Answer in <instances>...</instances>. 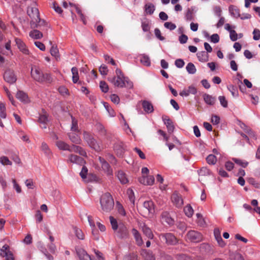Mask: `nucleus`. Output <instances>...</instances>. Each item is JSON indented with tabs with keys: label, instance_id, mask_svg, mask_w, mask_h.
<instances>
[{
	"label": "nucleus",
	"instance_id": "obj_1",
	"mask_svg": "<svg viewBox=\"0 0 260 260\" xmlns=\"http://www.w3.org/2000/svg\"><path fill=\"white\" fill-rule=\"evenodd\" d=\"M31 76L35 80L40 83L43 82L51 83L53 81L50 74H44L41 69L36 66L31 67Z\"/></svg>",
	"mask_w": 260,
	"mask_h": 260
},
{
	"label": "nucleus",
	"instance_id": "obj_2",
	"mask_svg": "<svg viewBox=\"0 0 260 260\" xmlns=\"http://www.w3.org/2000/svg\"><path fill=\"white\" fill-rule=\"evenodd\" d=\"M102 210L104 212H109L114 206V200L110 193L107 192L103 194L100 199Z\"/></svg>",
	"mask_w": 260,
	"mask_h": 260
},
{
	"label": "nucleus",
	"instance_id": "obj_3",
	"mask_svg": "<svg viewBox=\"0 0 260 260\" xmlns=\"http://www.w3.org/2000/svg\"><path fill=\"white\" fill-rule=\"evenodd\" d=\"M116 77L112 78H108V80L112 83L115 86L118 87H123L125 86V77L120 69H117L116 70Z\"/></svg>",
	"mask_w": 260,
	"mask_h": 260
},
{
	"label": "nucleus",
	"instance_id": "obj_4",
	"mask_svg": "<svg viewBox=\"0 0 260 260\" xmlns=\"http://www.w3.org/2000/svg\"><path fill=\"white\" fill-rule=\"evenodd\" d=\"M140 213L144 217H150L154 213V204L152 201H145L140 208Z\"/></svg>",
	"mask_w": 260,
	"mask_h": 260
},
{
	"label": "nucleus",
	"instance_id": "obj_5",
	"mask_svg": "<svg viewBox=\"0 0 260 260\" xmlns=\"http://www.w3.org/2000/svg\"><path fill=\"white\" fill-rule=\"evenodd\" d=\"M83 139L91 148L96 151H99L101 150L100 144L97 142L91 134L86 132H84Z\"/></svg>",
	"mask_w": 260,
	"mask_h": 260
},
{
	"label": "nucleus",
	"instance_id": "obj_6",
	"mask_svg": "<svg viewBox=\"0 0 260 260\" xmlns=\"http://www.w3.org/2000/svg\"><path fill=\"white\" fill-rule=\"evenodd\" d=\"M30 25L31 28H38L46 32H47L50 28V25L44 20L41 19L40 17H39L38 19H36V22H30Z\"/></svg>",
	"mask_w": 260,
	"mask_h": 260
},
{
	"label": "nucleus",
	"instance_id": "obj_7",
	"mask_svg": "<svg viewBox=\"0 0 260 260\" xmlns=\"http://www.w3.org/2000/svg\"><path fill=\"white\" fill-rule=\"evenodd\" d=\"M159 238L168 245H175L177 243L176 238L171 233L161 234L159 235Z\"/></svg>",
	"mask_w": 260,
	"mask_h": 260
},
{
	"label": "nucleus",
	"instance_id": "obj_8",
	"mask_svg": "<svg viewBox=\"0 0 260 260\" xmlns=\"http://www.w3.org/2000/svg\"><path fill=\"white\" fill-rule=\"evenodd\" d=\"M187 237L191 242L198 243L202 240V234L194 230H190L187 234Z\"/></svg>",
	"mask_w": 260,
	"mask_h": 260
},
{
	"label": "nucleus",
	"instance_id": "obj_9",
	"mask_svg": "<svg viewBox=\"0 0 260 260\" xmlns=\"http://www.w3.org/2000/svg\"><path fill=\"white\" fill-rule=\"evenodd\" d=\"M161 222L166 226H173L174 220L170 216L169 213L167 211L163 212L161 215Z\"/></svg>",
	"mask_w": 260,
	"mask_h": 260
},
{
	"label": "nucleus",
	"instance_id": "obj_10",
	"mask_svg": "<svg viewBox=\"0 0 260 260\" xmlns=\"http://www.w3.org/2000/svg\"><path fill=\"white\" fill-rule=\"evenodd\" d=\"M4 79L5 81L10 84L15 83L17 80L14 71L10 69L7 70L5 71L4 74Z\"/></svg>",
	"mask_w": 260,
	"mask_h": 260
},
{
	"label": "nucleus",
	"instance_id": "obj_11",
	"mask_svg": "<svg viewBox=\"0 0 260 260\" xmlns=\"http://www.w3.org/2000/svg\"><path fill=\"white\" fill-rule=\"evenodd\" d=\"M98 159L101 163L103 170L107 174V175L109 176L112 175V169L105 159L101 156H99L98 157Z\"/></svg>",
	"mask_w": 260,
	"mask_h": 260
},
{
	"label": "nucleus",
	"instance_id": "obj_12",
	"mask_svg": "<svg viewBox=\"0 0 260 260\" xmlns=\"http://www.w3.org/2000/svg\"><path fill=\"white\" fill-rule=\"evenodd\" d=\"M27 13L29 16L31 18V22H36V19L40 17V13L38 8L34 7H28Z\"/></svg>",
	"mask_w": 260,
	"mask_h": 260
},
{
	"label": "nucleus",
	"instance_id": "obj_13",
	"mask_svg": "<svg viewBox=\"0 0 260 260\" xmlns=\"http://www.w3.org/2000/svg\"><path fill=\"white\" fill-rule=\"evenodd\" d=\"M15 40L19 50L24 54L29 55V51L25 43L19 38H16Z\"/></svg>",
	"mask_w": 260,
	"mask_h": 260
},
{
	"label": "nucleus",
	"instance_id": "obj_14",
	"mask_svg": "<svg viewBox=\"0 0 260 260\" xmlns=\"http://www.w3.org/2000/svg\"><path fill=\"white\" fill-rule=\"evenodd\" d=\"M114 150L117 156L122 157L125 151L124 144L122 142H117L114 145Z\"/></svg>",
	"mask_w": 260,
	"mask_h": 260
},
{
	"label": "nucleus",
	"instance_id": "obj_15",
	"mask_svg": "<svg viewBox=\"0 0 260 260\" xmlns=\"http://www.w3.org/2000/svg\"><path fill=\"white\" fill-rule=\"evenodd\" d=\"M171 200L174 205L178 208H180L183 205V200L181 196L177 192L173 193L171 197Z\"/></svg>",
	"mask_w": 260,
	"mask_h": 260
},
{
	"label": "nucleus",
	"instance_id": "obj_16",
	"mask_svg": "<svg viewBox=\"0 0 260 260\" xmlns=\"http://www.w3.org/2000/svg\"><path fill=\"white\" fill-rule=\"evenodd\" d=\"M68 161L81 166L83 165L85 163V161L82 157L74 154L70 155Z\"/></svg>",
	"mask_w": 260,
	"mask_h": 260
},
{
	"label": "nucleus",
	"instance_id": "obj_17",
	"mask_svg": "<svg viewBox=\"0 0 260 260\" xmlns=\"http://www.w3.org/2000/svg\"><path fill=\"white\" fill-rule=\"evenodd\" d=\"M115 236L120 239L126 238L128 237L127 229H113Z\"/></svg>",
	"mask_w": 260,
	"mask_h": 260
},
{
	"label": "nucleus",
	"instance_id": "obj_18",
	"mask_svg": "<svg viewBox=\"0 0 260 260\" xmlns=\"http://www.w3.org/2000/svg\"><path fill=\"white\" fill-rule=\"evenodd\" d=\"M200 248L201 252L207 254H212L214 251L212 245L206 243L201 244Z\"/></svg>",
	"mask_w": 260,
	"mask_h": 260
},
{
	"label": "nucleus",
	"instance_id": "obj_19",
	"mask_svg": "<svg viewBox=\"0 0 260 260\" xmlns=\"http://www.w3.org/2000/svg\"><path fill=\"white\" fill-rule=\"evenodd\" d=\"M79 133L71 132L68 133L70 140L76 144H80L81 143V139L79 135Z\"/></svg>",
	"mask_w": 260,
	"mask_h": 260
},
{
	"label": "nucleus",
	"instance_id": "obj_20",
	"mask_svg": "<svg viewBox=\"0 0 260 260\" xmlns=\"http://www.w3.org/2000/svg\"><path fill=\"white\" fill-rule=\"evenodd\" d=\"M141 183L147 185H151L154 182V178L153 176H144L139 179Z\"/></svg>",
	"mask_w": 260,
	"mask_h": 260
},
{
	"label": "nucleus",
	"instance_id": "obj_21",
	"mask_svg": "<svg viewBox=\"0 0 260 260\" xmlns=\"http://www.w3.org/2000/svg\"><path fill=\"white\" fill-rule=\"evenodd\" d=\"M76 252L80 260H92L90 256L83 249L78 248Z\"/></svg>",
	"mask_w": 260,
	"mask_h": 260
},
{
	"label": "nucleus",
	"instance_id": "obj_22",
	"mask_svg": "<svg viewBox=\"0 0 260 260\" xmlns=\"http://www.w3.org/2000/svg\"><path fill=\"white\" fill-rule=\"evenodd\" d=\"M162 119L164 123L167 126L168 133L169 134L172 133L175 129V126L173 121L167 117H166L165 118L162 117Z\"/></svg>",
	"mask_w": 260,
	"mask_h": 260
},
{
	"label": "nucleus",
	"instance_id": "obj_23",
	"mask_svg": "<svg viewBox=\"0 0 260 260\" xmlns=\"http://www.w3.org/2000/svg\"><path fill=\"white\" fill-rule=\"evenodd\" d=\"M141 254L145 260H155L154 255L153 254L152 252L149 250H142Z\"/></svg>",
	"mask_w": 260,
	"mask_h": 260
},
{
	"label": "nucleus",
	"instance_id": "obj_24",
	"mask_svg": "<svg viewBox=\"0 0 260 260\" xmlns=\"http://www.w3.org/2000/svg\"><path fill=\"white\" fill-rule=\"evenodd\" d=\"M88 221L89 223V225L92 228H105V226L100 222L99 219H94L91 216H88Z\"/></svg>",
	"mask_w": 260,
	"mask_h": 260
},
{
	"label": "nucleus",
	"instance_id": "obj_25",
	"mask_svg": "<svg viewBox=\"0 0 260 260\" xmlns=\"http://www.w3.org/2000/svg\"><path fill=\"white\" fill-rule=\"evenodd\" d=\"M38 122L42 124V125L41 127L42 128H46V124L48 122V115L46 112H43V114H40V117L38 119Z\"/></svg>",
	"mask_w": 260,
	"mask_h": 260
},
{
	"label": "nucleus",
	"instance_id": "obj_26",
	"mask_svg": "<svg viewBox=\"0 0 260 260\" xmlns=\"http://www.w3.org/2000/svg\"><path fill=\"white\" fill-rule=\"evenodd\" d=\"M69 151L79 153L81 155L86 156L85 151L79 146L73 145L72 146H70Z\"/></svg>",
	"mask_w": 260,
	"mask_h": 260
},
{
	"label": "nucleus",
	"instance_id": "obj_27",
	"mask_svg": "<svg viewBox=\"0 0 260 260\" xmlns=\"http://www.w3.org/2000/svg\"><path fill=\"white\" fill-rule=\"evenodd\" d=\"M16 97L21 102L24 103L29 102V99L27 95L22 91L19 90L16 93Z\"/></svg>",
	"mask_w": 260,
	"mask_h": 260
},
{
	"label": "nucleus",
	"instance_id": "obj_28",
	"mask_svg": "<svg viewBox=\"0 0 260 260\" xmlns=\"http://www.w3.org/2000/svg\"><path fill=\"white\" fill-rule=\"evenodd\" d=\"M142 107L144 110L147 113H150L153 112V107L150 102L147 101H142Z\"/></svg>",
	"mask_w": 260,
	"mask_h": 260
},
{
	"label": "nucleus",
	"instance_id": "obj_29",
	"mask_svg": "<svg viewBox=\"0 0 260 260\" xmlns=\"http://www.w3.org/2000/svg\"><path fill=\"white\" fill-rule=\"evenodd\" d=\"M214 234L218 245L221 247H223L225 243L221 237L219 229H214Z\"/></svg>",
	"mask_w": 260,
	"mask_h": 260
},
{
	"label": "nucleus",
	"instance_id": "obj_30",
	"mask_svg": "<svg viewBox=\"0 0 260 260\" xmlns=\"http://www.w3.org/2000/svg\"><path fill=\"white\" fill-rule=\"evenodd\" d=\"M203 99L205 102L209 105L212 106L216 102V98L213 97L208 94L205 93L203 95Z\"/></svg>",
	"mask_w": 260,
	"mask_h": 260
},
{
	"label": "nucleus",
	"instance_id": "obj_31",
	"mask_svg": "<svg viewBox=\"0 0 260 260\" xmlns=\"http://www.w3.org/2000/svg\"><path fill=\"white\" fill-rule=\"evenodd\" d=\"M117 178L122 184H126L128 182L126 175L122 171H119L117 174Z\"/></svg>",
	"mask_w": 260,
	"mask_h": 260
},
{
	"label": "nucleus",
	"instance_id": "obj_32",
	"mask_svg": "<svg viewBox=\"0 0 260 260\" xmlns=\"http://www.w3.org/2000/svg\"><path fill=\"white\" fill-rule=\"evenodd\" d=\"M132 232L135 237L137 245L139 246L142 245L143 244V242L140 233L136 229H133Z\"/></svg>",
	"mask_w": 260,
	"mask_h": 260
},
{
	"label": "nucleus",
	"instance_id": "obj_33",
	"mask_svg": "<svg viewBox=\"0 0 260 260\" xmlns=\"http://www.w3.org/2000/svg\"><path fill=\"white\" fill-rule=\"evenodd\" d=\"M106 229H92V234L93 237V238L98 240L101 237V233H103L105 232Z\"/></svg>",
	"mask_w": 260,
	"mask_h": 260
},
{
	"label": "nucleus",
	"instance_id": "obj_34",
	"mask_svg": "<svg viewBox=\"0 0 260 260\" xmlns=\"http://www.w3.org/2000/svg\"><path fill=\"white\" fill-rule=\"evenodd\" d=\"M197 57L199 61L206 62L208 60V54L205 51L199 52L197 54Z\"/></svg>",
	"mask_w": 260,
	"mask_h": 260
},
{
	"label": "nucleus",
	"instance_id": "obj_35",
	"mask_svg": "<svg viewBox=\"0 0 260 260\" xmlns=\"http://www.w3.org/2000/svg\"><path fill=\"white\" fill-rule=\"evenodd\" d=\"M145 12L147 14L152 15L155 11L154 5L150 3H147L144 7Z\"/></svg>",
	"mask_w": 260,
	"mask_h": 260
},
{
	"label": "nucleus",
	"instance_id": "obj_36",
	"mask_svg": "<svg viewBox=\"0 0 260 260\" xmlns=\"http://www.w3.org/2000/svg\"><path fill=\"white\" fill-rule=\"evenodd\" d=\"M29 36L34 39H39L43 37V34L37 29H34L29 32Z\"/></svg>",
	"mask_w": 260,
	"mask_h": 260
},
{
	"label": "nucleus",
	"instance_id": "obj_37",
	"mask_svg": "<svg viewBox=\"0 0 260 260\" xmlns=\"http://www.w3.org/2000/svg\"><path fill=\"white\" fill-rule=\"evenodd\" d=\"M56 145L60 150L69 151L70 149L69 145L62 141H57Z\"/></svg>",
	"mask_w": 260,
	"mask_h": 260
},
{
	"label": "nucleus",
	"instance_id": "obj_38",
	"mask_svg": "<svg viewBox=\"0 0 260 260\" xmlns=\"http://www.w3.org/2000/svg\"><path fill=\"white\" fill-rule=\"evenodd\" d=\"M72 73L73 75L72 80L73 82L74 83H77L79 80V75H78V69L76 67H73L71 70Z\"/></svg>",
	"mask_w": 260,
	"mask_h": 260
},
{
	"label": "nucleus",
	"instance_id": "obj_39",
	"mask_svg": "<svg viewBox=\"0 0 260 260\" xmlns=\"http://www.w3.org/2000/svg\"><path fill=\"white\" fill-rule=\"evenodd\" d=\"M42 151L44 152L45 154L49 156L51 154V150H50L48 145L45 142H43L41 147Z\"/></svg>",
	"mask_w": 260,
	"mask_h": 260
},
{
	"label": "nucleus",
	"instance_id": "obj_40",
	"mask_svg": "<svg viewBox=\"0 0 260 260\" xmlns=\"http://www.w3.org/2000/svg\"><path fill=\"white\" fill-rule=\"evenodd\" d=\"M184 212L187 216L190 217L193 215V210L190 205H187L184 208Z\"/></svg>",
	"mask_w": 260,
	"mask_h": 260
},
{
	"label": "nucleus",
	"instance_id": "obj_41",
	"mask_svg": "<svg viewBox=\"0 0 260 260\" xmlns=\"http://www.w3.org/2000/svg\"><path fill=\"white\" fill-rule=\"evenodd\" d=\"M186 69L187 72L189 74H195L197 71V70H196V68L194 65L191 62H189L187 64V65L186 67Z\"/></svg>",
	"mask_w": 260,
	"mask_h": 260
},
{
	"label": "nucleus",
	"instance_id": "obj_42",
	"mask_svg": "<svg viewBox=\"0 0 260 260\" xmlns=\"http://www.w3.org/2000/svg\"><path fill=\"white\" fill-rule=\"evenodd\" d=\"M72 123L71 127V132L79 133L78 127V122L76 119L72 116Z\"/></svg>",
	"mask_w": 260,
	"mask_h": 260
},
{
	"label": "nucleus",
	"instance_id": "obj_43",
	"mask_svg": "<svg viewBox=\"0 0 260 260\" xmlns=\"http://www.w3.org/2000/svg\"><path fill=\"white\" fill-rule=\"evenodd\" d=\"M206 160L208 164L214 165L217 161V158L214 155L210 154L207 157Z\"/></svg>",
	"mask_w": 260,
	"mask_h": 260
},
{
	"label": "nucleus",
	"instance_id": "obj_44",
	"mask_svg": "<svg viewBox=\"0 0 260 260\" xmlns=\"http://www.w3.org/2000/svg\"><path fill=\"white\" fill-rule=\"evenodd\" d=\"M196 215L197 217V222L198 223V225L200 226H204L205 225L207 226V225H206V222L204 220V219L201 214L197 213Z\"/></svg>",
	"mask_w": 260,
	"mask_h": 260
},
{
	"label": "nucleus",
	"instance_id": "obj_45",
	"mask_svg": "<svg viewBox=\"0 0 260 260\" xmlns=\"http://www.w3.org/2000/svg\"><path fill=\"white\" fill-rule=\"evenodd\" d=\"M185 19L187 21H191L194 19L193 10L188 8L185 16Z\"/></svg>",
	"mask_w": 260,
	"mask_h": 260
},
{
	"label": "nucleus",
	"instance_id": "obj_46",
	"mask_svg": "<svg viewBox=\"0 0 260 260\" xmlns=\"http://www.w3.org/2000/svg\"><path fill=\"white\" fill-rule=\"evenodd\" d=\"M6 108L5 105L3 103H0V116L2 118H6L7 116Z\"/></svg>",
	"mask_w": 260,
	"mask_h": 260
},
{
	"label": "nucleus",
	"instance_id": "obj_47",
	"mask_svg": "<svg viewBox=\"0 0 260 260\" xmlns=\"http://www.w3.org/2000/svg\"><path fill=\"white\" fill-rule=\"evenodd\" d=\"M96 129L100 134L102 136H105L106 134V130L104 126L101 123H97L95 125Z\"/></svg>",
	"mask_w": 260,
	"mask_h": 260
},
{
	"label": "nucleus",
	"instance_id": "obj_48",
	"mask_svg": "<svg viewBox=\"0 0 260 260\" xmlns=\"http://www.w3.org/2000/svg\"><path fill=\"white\" fill-rule=\"evenodd\" d=\"M0 162L4 166H11L12 164V162L9 160L8 157L5 156H2L0 157Z\"/></svg>",
	"mask_w": 260,
	"mask_h": 260
},
{
	"label": "nucleus",
	"instance_id": "obj_49",
	"mask_svg": "<svg viewBox=\"0 0 260 260\" xmlns=\"http://www.w3.org/2000/svg\"><path fill=\"white\" fill-rule=\"evenodd\" d=\"M140 61L144 66H149L150 65V60L147 56L143 55L141 57Z\"/></svg>",
	"mask_w": 260,
	"mask_h": 260
},
{
	"label": "nucleus",
	"instance_id": "obj_50",
	"mask_svg": "<svg viewBox=\"0 0 260 260\" xmlns=\"http://www.w3.org/2000/svg\"><path fill=\"white\" fill-rule=\"evenodd\" d=\"M75 233L76 237L80 240H83L84 239V234L81 229H75Z\"/></svg>",
	"mask_w": 260,
	"mask_h": 260
},
{
	"label": "nucleus",
	"instance_id": "obj_51",
	"mask_svg": "<svg viewBox=\"0 0 260 260\" xmlns=\"http://www.w3.org/2000/svg\"><path fill=\"white\" fill-rule=\"evenodd\" d=\"M229 31H230V39L233 41H235L238 39V35L234 30H231L230 26L229 25Z\"/></svg>",
	"mask_w": 260,
	"mask_h": 260
},
{
	"label": "nucleus",
	"instance_id": "obj_52",
	"mask_svg": "<svg viewBox=\"0 0 260 260\" xmlns=\"http://www.w3.org/2000/svg\"><path fill=\"white\" fill-rule=\"evenodd\" d=\"M230 256L232 260H244L243 256L239 253H233Z\"/></svg>",
	"mask_w": 260,
	"mask_h": 260
},
{
	"label": "nucleus",
	"instance_id": "obj_53",
	"mask_svg": "<svg viewBox=\"0 0 260 260\" xmlns=\"http://www.w3.org/2000/svg\"><path fill=\"white\" fill-rule=\"evenodd\" d=\"M51 54L56 59L59 57V51L56 46H52L50 49Z\"/></svg>",
	"mask_w": 260,
	"mask_h": 260
},
{
	"label": "nucleus",
	"instance_id": "obj_54",
	"mask_svg": "<svg viewBox=\"0 0 260 260\" xmlns=\"http://www.w3.org/2000/svg\"><path fill=\"white\" fill-rule=\"evenodd\" d=\"M144 234L150 239L153 238V234L151 229H142Z\"/></svg>",
	"mask_w": 260,
	"mask_h": 260
},
{
	"label": "nucleus",
	"instance_id": "obj_55",
	"mask_svg": "<svg viewBox=\"0 0 260 260\" xmlns=\"http://www.w3.org/2000/svg\"><path fill=\"white\" fill-rule=\"evenodd\" d=\"M100 87L103 92L106 93L108 91V90H109L108 85L105 81H101L100 82Z\"/></svg>",
	"mask_w": 260,
	"mask_h": 260
},
{
	"label": "nucleus",
	"instance_id": "obj_56",
	"mask_svg": "<svg viewBox=\"0 0 260 260\" xmlns=\"http://www.w3.org/2000/svg\"><path fill=\"white\" fill-rule=\"evenodd\" d=\"M127 193L128 195V198L131 203L133 204H134L135 203V197H134V193L132 189H128L127 190Z\"/></svg>",
	"mask_w": 260,
	"mask_h": 260
},
{
	"label": "nucleus",
	"instance_id": "obj_57",
	"mask_svg": "<svg viewBox=\"0 0 260 260\" xmlns=\"http://www.w3.org/2000/svg\"><path fill=\"white\" fill-rule=\"evenodd\" d=\"M58 90L62 95H68L69 94L68 89L64 86H60L58 88Z\"/></svg>",
	"mask_w": 260,
	"mask_h": 260
},
{
	"label": "nucleus",
	"instance_id": "obj_58",
	"mask_svg": "<svg viewBox=\"0 0 260 260\" xmlns=\"http://www.w3.org/2000/svg\"><path fill=\"white\" fill-rule=\"evenodd\" d=\"M9 246L5 244L4 245L1 249H0V255L2 256L3 255H6L7 252H9Z\"/></svg>",
	"mask_w": 260,
	"mask_h": 260
},
{
	"label": "nucleus",
	"instance_id": "obj_59",
	"mask_svg": "<svg viewBox=\"0 0 260 260\" xmlns=\"http://www.w3.org/2000/svg\"><path fill=\"white\" fill-rule=\"evenodd\" d=\"M164 26L170 30H173L176 28V25L171 22H166L164 24Z\"/></svg>",
	"mask_w": 260,
	"mask_h": 260
},
{
	"label": "nucleus",
	"instance_id": "obj_60",
	"mask_svg": "<svg viewBox=\"0 0 260 260\" xmlns=\"http://www.w3.org/2000/svg\"><path fill=\"white\" fill-rule=\"evenodd\" d=\"M47 247L50 252L52 254H55L56 251V247L54 243H50L47 245Z\"/></svg>",
	"mask_w": 260,
	"mask_h": 260
},
{
	"label": "nucleus",
	"instance_id": "obj_61",
	"mask_svg": "<svg viewBox=\"0 0 260 260\" xmlns=\"http://www.w3.org/2000/svg\"><path fill=\"white\" fill-rule=\"evenodd\" d=\"M99 72L103 75H106L108 72L107 67L105 64H102L99 69Z\"/></svg>",
	"mask_w": 260,
	"mask_h": 260
},
{
	"label": "nucleus",
	"instance_id": "obj_62",
	"mask_svg": "<svg viewBox=\"0 0 260 260\" xmlns=\"http://www.w3.org/2000/svg\"><path fill=\"white\" fill-rule=\"evenodd\" d=\"M184 64V61L181 59H177L175 61V66L178 68H182Z\"/></svg>",
	"mask_w": 260,
	"mask_h": 260
},
{
	"label": "nucleus",
	"instance_id": "obj_63",
	"mask_svg": "<svg viewBox=\"0 0 260 260\" xmlns=\"http://www.w3.org/2000/svg\"><path fill=\"white\" fill-rule=\"evenodd\" d=\"M142 28L144 31H148L150 29L149 22L147 21L142 22Z\"/></svg>",
	"mask_w": 260,
	"mask_h": 260
},
{
	"label": "nucleus",
	"instance_id": "obj_64",
	"mask_svg": "<svg viewBox=\"0 0 260 260\" xmlns=\"http://www.w3.org/2000/svg\"><path fill=\"white\" fill-rule=\"evenodd\" d=\"M126 260H138L137 254L132 253H129L125 257Z\"/></svg>",
	"mask_w": 260,
	"mask_h": 260
}]
</instances>
